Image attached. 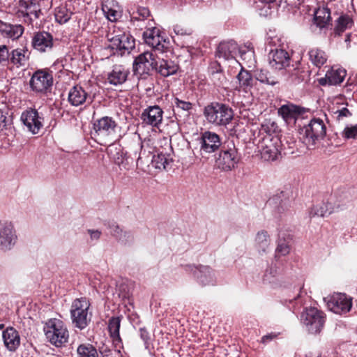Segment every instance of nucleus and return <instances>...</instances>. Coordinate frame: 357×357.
<instances>
[{
    "label": "nucleus",
    "mask_w": 357,
    "mask_h": 357,
    "mask_svg": "<svg viewBox=\"0 0 357 357\" xmlns=\"http://www.w3.org/2000/svg\"><path fill=\"white\" fill-rule=\"evenodd\" d=\"M203 115L209 124L226 127L234 119V111L226 104L213 102L204 107Z\"/></svg>",
    "instance_id": "f257e3e1"
},
{
    "label": "nucleus",
    "mask_w": 357,
    "mask_h": 357,
    "mask_svg": "<svg viewBox=\"0 0 357 357\" xmlns=\"http://www.w3.org/2000/svg\"><path fill=\"white\" fill-rule=\"evenodd\" d=\"M94 135L101 144H112L121 135H117L118 123L110 116H102L93 121Z\"/></svg>",
    "instance_id": "f03ea898"
},
{
    "label": "nucleus",
    "mask_w": 357,
    "mask_h": 357,
    "mask_svg": "<svg viewBox=\"0 0 357 357\" xmlns=\"http://www.w3.org/2000/svg\"><path fill=\"white\" fill-rule=\"evenodd\" d=\"M44 332L47 340L56 347H61L66 343L69 337V333L65 324L57 319H52L46 322Z\"/></svg>",
    "instance_id": "7ed1b4c3"
},
{
    "label": "nucleus",
    "mask_w": 357,
    "mask_h": 357,
    "mask_svg": "<svg viewBox=\"0 0 357 357\" xmlns=\"http://www.w3.org/2000/svg\"><path fill=\"white\" fill-rule=\"evenodd\" d=\"M90 303L86 298H76L72 303L70 314L73 324L79 329H84L91 321V313L89 312Z\"/></svg>",
    "instance_id": "20e7f679"
},
{
    "label": "nucleus",
    "mask_w": 357,
    "mask_h": 357,
    "mask_svg": "<svg viewBox=\"0 0 357 357\" xmlns=\"http://www.w3.org/2000/svg\"><path fill=\"white\" fill-rule=\"evenodd\" d=\"M301 321L310 334L319 333L324 326L326 317L324 313L317 307H307L301 315Z\"/></svg>",
    "instance_id": "39448f33"
},
{
    "label": "nucleus",
    "mask_w": 357,
    "mask_h": 357,
    "mask_svg": "<svg viewBox=\"0 0 357 357\" xmlns=\"http://www.w3.org/2000/svg\"><path fill=\"white\" fill-rule=\"evenodd\" d=\"M238 160V152L234 142L232 140L224 142L219 155L215 160L218 168L225 172L231 171L236 167Z\"/></svg>",
    "instance_id": "423d86ee"
},
{
    "label": "nucleus",
    "mask_w": 357,
    "mask_h": 357,
    "mask_svg": "<svg viewBox=\"0 0 357 357\" xmlns=\"http://www.w3.org/2000/svg\"><path fill=\"white\" fill-rule=\"evenodd\" d=\"M107 39L110 43L109 47L121 55L129 54L135 48L133 37L128 32L119 29H114L112 33H109Z\"/></svg>",
    "instance_id": "0eeeda50"
},
{
    "label": "nucleus",
    "mask_w": 357,
    "mask_h": 357,
    "mask_svg": "<svg viewBox=\"0 0 357 357\" xmlns=\"http://www.w3.org/2000/svg\"><path fill=\"white\" fill-rule=\"evenodd\" d=\"M280 140L277 136L266 135L257 144L258 151L265 161H273L280 155Z\"/></svg>",
    "instance_id": "6e6552de"
},
{
    "label": "nucleus",
    "mask_w": 357,
    "mask_h": 357,
    "mask_svg": "<svg viewBox=\"0 0 357 357\" xmlns=\"http://www.w3.org/2000/svg\"><path fill=\"white\" fill-rule=\"evenodd\" d=\"M143 38L145 43L151 46L155 53L162 54L169 48V41L161 36L160 29L152 26L150 22H149V27L143 33Z\"/></svg>",
    "instance_id": "1a4fd4ad"
},
{
    "label": "nucleus",
    "mask_w": 357,
    "mask_h": 357,
    "mask_svg": "<svg viewBox=\"0 0 357 357\" xmlns=\"http://www.w3.org/2000/svg\"><path fill=\"white\" fill-rule=\"evenodd\" d=\"M17 240L14 225L9 220H0V251L11 250Z\"/></svg>",
    "instance_id": "9d476101"
},
{
    "label": "nucleus",
    "mask_w": 357,
    "mask_h": 357,
    "mask_svg": "<svg viewBox=\"0 0 357 357\" xmlns=\"http://www.w3.org/2000/svg\"><path fill=\"white\" fill-rule=\"evenodd\" d=\"M41 12L36 0H20L16 6L15 15L24 18V22L31 24L33 19H38Z\"/></svg>",
    "instance_id": "9b49d317"
},
{
    "label": "nucleus",
    "mask_w": 357,
    "mask_h": 357,
    "mask_svg": "<svg viewBox=\"0 0 357 357\" xmlns=\"http://www.w3.org/2000/svg\"><path fill=\"white\" fill-rule=\"evenodd\" d=\"M305 142L310 145H314L317 141L323 139L326 133V128L320 119H312L310 123L304 126Z\"/></svg>",
    "instance_id": "f8f14e48"
},
{
    "label": "nucleus",
    "mask_w": 357,
    "mask_h": 357,
    "mask_svg": "<svg viewBox=\"0 0 357 357\" xmlns=\"http://www.w3.org/2000/svg\"><path fill=\"white\" fill-rule=\"evenodd\" d=\"M53 84V77L46 70H36L31 77L29 85L32 91L45 93Z\"/></svg>",
    "instance_id": "ddd939ff"
},
{
    "label": "nucleus",
    "mask_w": 357,
    "mask_h": 357,
    "mask_svg": "<svg viewBox=\"0 0 357 357\" xmlns=\"http://www.w3.org/2000/svg\"><path fill=\"white\" fill-rule=\"evenodd\" d=\"M328 308L335 314L349 312L352 307V300L344 294L337 293L325 298Z\"/></svg>",
    "instance_id": "4468645a"
},
{
    "label": "nucleus",
    "mask_w": 357,
    "mask_h": 357,
    "mask_svg": "<svg viewBox=\"0 0 357 357\" xmlns=\"http://www.w3.org/2000/svg\"><path fill=\"white\" fill-rule=\"evenodd\" d=\"M186 271L192 273L197 281L204 286L214 284L215 282L214 272L208 266L188 265Z\"/></svg>",
    "instance_id": "2eb2a0df"
},
{
    "label": "nucleus",
    "mask_w": 357,
    "mask_h": 357,
    "mask_svg": "<svg viewBox=\"0 0 357 357\" xmlns=\"http://www.w3.org/2000/svg\"><path fill=\"white\" fill-rule=\"evenodd\" d=\"M155 54V56L153 52H145L139 54L134 61V70L139 73H149L151 70H154L158 57L157 52Z\"/></svg>",
    "instance_id": "dca6fc26"
},
{
    "label": "nucleus",
    "mask_w": 357,
    "mask_h": 357,
    "mask_svg": "<svg viewBox=\"0 0 357 357\" xmlns=\"http://www.w3.org/2000/svg\"><path fill=\"white\" fill-rule=\"evenodd\" d=\"M224 142H222L220 136L215 132L205 131L201 137V151L211 153L222 149Z\"/></svg>",
    "instance_id": "f3484780"
},
{
    "label": "nucleus",
    "mask_w": 357,
    "mask_h": 357,
    "mask_svg": "<svg viewBox=\"0 0 357 357\" xmlns=\"http://www.w3.org/2000/svg\"><path fill=\"white\" fill-rule=\"evenodd\" d=\"M238 51V44L234 40L221 42L217 47L215 56L222 61L235 60Z\"/></svg>",
    "instance_id": "a211bd4d"
},
{
    "label": "nucleus",
    "mask_w": 357,
    "mask_h": 357,
    "mask_svg": "<svg viewBox=\"0 0 357 357\" xmlns=\"http://www.w3.org/2000/svg\"><path fill=\"white\" fill-rule=\"evenodd\" d=\"M31 44L32 47L38 52H49L53 47V37L49 32L39 31L33 35Z\"/></svg>",
    "instance_id": "6ab92c4d"
},
{
    "label": "nucleus",
    "mask_w": 357,
    "mask_h": 357,
    "mask_svg": "<svg viewBox=\"0 0 357 357\" xmlns=\"http://www.w3.org/2000/svg\"><path fill=\"white\" fill-rule=\"evenodd\" d=\"M162 109L158 105L149 106L141 114L143 123L153 127H158L162 121Z\"/></svg>",
    "instance_id": "aec40b11"
},
{
    "label": "nucleus",
    "mask_w": 357,
    "mask_h": 357,
    "mask_svg": "<svg viewBox=\"0 0 357 357\" xmlns=\"http://www.w3.org/2000/svg\"><path fill=\"white\" fill-rule=\"evenodd\" d=\"M21 119L28 130L33 134L38 132L43 126L38 112L36 109H30L22 114Z\"/></svg>",
    "instance_id": "412c9836"
},
{
    "label": "nucleus",
    "mask_w": 357,
    "mask_h": 357,
    "mask_svg": "<svg viewBox=\"0 0 357 357\" xmlns=\"http://www.w3.org/2000/svg\"><path fill=\"white\" fill-rule=\"evenodd\" d=\"M268 61L273 68L280 70L289 66L290 57L287 51L276 49L268 54Z\"/></svg>",
    "instance_id": "4be33fe9"
},
{
    "label": "nucleus",
    "mask_w": 357,
    "mask_h": 357,
    "mask_svg": "<svg viewBox=\"0 0 357 357\" xmlns=\"http://www.w3.org/2000/svg\"><path fill=\"white\" fill-rule=\"evenodd\" d=\"M303 112V108L293 104L284 105L278 109L279 114L287 123L295 124Z\"/></svg>",
    "instance_id": "5701e85b"
},
{
    "label": "nucleus",
    "mask_w": 357,
    "mask_h": 357,
    "mask_svg": "<svg viewBox=\"0 0 357 357\" xmlns=\"http://www.w3.org/2000/svg\"><path fill=\"white\" fill-rule=\"evenodd\" d=\"M178 66L173 61L158 57L155 70L162 77H167L176 73Z\"/></svg>",
    "instance_id": "b1692460"
},
{
    "label": "nucleus",
    "mask_w": 357,
    "mask_h": 357,
    "mask_svg": "<svg viewBox=\"0 0 357 357\" xmlns=\"http://www.w3.org/2000/svg\"><path fill=\"white\" fill-rule=\"evenodd\" d=\"M128 71L122 66H115L107 75L106 82L114 86L123 84L128 77Z\"/></svg>",
    "instance_id": "393cba45"
},
{
    "label": "nucleus",
    "mask_w": 357,
    "mask_h": 357,
    "mask_svg": "<svg viewBox=\"0 0 357 357\" xmlns=\"http://www.w3.org/2000/svg\"><path fill=\"white\" fill-rule=\"evenodd\" d=\"M24 31L20 24H12L0 20V33L4 37L13 40L22 36Z\"/></svg>",
    "instance_id": "a878e982"
},
{
    "label": "nucleus",
    "mask_w": 357,
    "mask_h": 357,
    "mask_svg": "<svg viewBox=\"0 0 357 357\" xmlns=\"http://www.w3.org/2000/svg\"><path fill=\"white\" fill-rule=\"evenodd\" d=\"M3 340L5 347L10 351H15L20 344V337L18 332L13 327H8L3 331Z\"/></svg>",
    "instance_id": "bb28decb"
},
{
    "label": "nucleus",
    "mask_w": 357,
    "mask_h": 357,
    "mask_svg": "<svg viewBox=\"0 0 357 357\" xmlns=\"http://www.w3.org/2000/svg\"><path fill=\"white\" fill-rule=\"evenodd\" d=\"M89 93L79 85L72 87L68 93V100L73 106H79L83 105L87 100Z\"/></svg>",
    "instance_id": "cd10ccee"
},
{
    "label": "nucleus",
    "mask_w": 357,
    "mask_h": 357,
    "mask_svg": "<svg viewBox=\"0 0 357 357\" xmlns=\"http://www.w3.org/2000/svg\"><path fill=\"white\" fill-rule=\"evenodd\" d=\"M29 54L26 47L14 49L10 52L9 63L17 68L25 66L29 59Z\"/></svg>",
    "instance_id": "c85d7f7f"
},
{
    "label": "nucleus",
    "mask_w": 357,
    "mask_h": 357,
    "mask_svg": "<svg viewBox=\"0 0 357 357\" xmlns=\"http://www.w3.org/2000/svg\"><path fill=\"white\" fill-rule=\"evenodd\" d=\"M237 79L238 85L236 86L235 90L246 93L250 91L254 85V79L248 70H244L242 68L237 75Z\"/></svg>",
    "instance_id": "c756f323"
},
{
    "label": "nucleus",
    "mask_w": 357,
    "mask_h": 357,
    "mask_svg": "<svg viewBox=\"0 0 357 357\" xmlns=\"http://www.w3.org/2000/svg\"><path fill=\"white\" fill-rule=\"evenodd\" d=\"M346 75L347 73L344 69L332 68L326 73L325 78L320 79L319 83L321 85L326 84L328 85H337L343 82Z\"/></svg>",
    "instance_id": "7c9ffc66"
},
{
    "label": "nucleus",
    "mask_w": 357,
    "mask_h": 357,
    "mask_svg": "<svg viewBox=\"0 0 357 357\" xmlns=\"http://www.w3.org/2000/svg\"><path fill=\"white\" fill-rule=\"evenodd\" d=\"M105 16L111 22H116L121 17L119 4L114 0H106L102 4Z\"/></svg>",
    "instance_id": "2f4dec72"
},
{
    "label": "nucleus",
    "mask_w": 357,
    "mask_h": 357,
    "mask_svg": "<svg viewBox=\"0 0 357 357\" xmlns=\"http://www.w3.org/2000/svg\"><path fill=\"white\" fill-rule=\"evenodd\" d=\"M173 29L176 36L177 37V38L173 37L174 41L176 40H179L180 39H183V43L182 44L183 46H188L192 43V29L181 24H176L174 26Z\"/></svg>",
    "instance_id": "473e14b6"
},
{
    "label": "nucleus",
    "mask_w": 357,
    "mask_h": 357,
    "mask_svg": "<svg viewBox=\"0 0 357 357\" xmlns=\"http://www.w3.org/2000/svg\"><path fill=\"white\" fill-rule=\"evenodd\" d=\"M121 326V319L119 317H112L109 320L108 329L111 337L112 338L113 342L116 347H118V344H121V338L119 335V329ZM121 346H119L120 349Z\"/></svg>",
    "instance_id": "72a5a7b5"
},
{
    "label": "nucleus",
    "mask_w": 357,
    "mask_h": 357,
    "mask_svg": "<svg viewBox=\"0 0 357 357\" xmlns=\"http://www.w3.org/2000/svg\"><path fill=\"white\" fill-rule=\"evenodd\" d=\"M331 11L327 7H319L314 12V20L316 25L320 28L325 27L331 22Z\"/></svg>",
    "instance_id": "f704fd0d"
},
{
    "label": "nucleus",
    "mask_w": 357,
    "mask_h": 357,
    "mask_svg": "<svg viewBox=\"0 0 357 357\" xmlns=\"http://www.w3.org/2000/svg\"><path fill=\"white\" fill-rule=\"evenodd\" d=\"M333 211V206L331 203L323 202L312 207L309 211L310 218L315 216L326 217L331 214Z\"/></svg>",
    "instance_id": "c9c22d12"
},
{
    "label": "nucleus",
    "mask_w": 357,
    "mask_h": 357,
    "mask_svg": "<svg viewBox=\"0 0 357 357\" xmlns=\"http://www.w3.org/2000/svg\"><path fill=\"white\" fill-rule=\"evenodd\" d=\"M269 245L270 238L268 232L264 230L259 231L255 237V247L259 252H266Z\"/></svg>",
    "instance_id": "e433bc0d"
},
{
    "label": "nucleus",
    "mask_w": 357,
    "mask_h": 357,
    "mask_svg": "<svg viewBox=\"0 0 357 357\" xmlns=\"http://www.w3.org/2000/svg\"><path fill=\"white\" fill-rule=\"evenodd\" d=\"M308 54L310 60L317 67H321L326 62V53L319 48L311 49Z\"/></svg>",
    "instance_id": "4c0bfd02"
},
{
    "label": "nucleus",
    "mask_w": 357,
    "mask_h": 357,
    "mask_svg": "<svg viewBox=\"0 0 357 357\" xmlns=\"http://www.w3.org/2000/svg\"><path fill=\"white\" fill-rule=\"evenodd\" d=\"M269 205H275V209L278 214H280L288 210L290 203L288 199H282L280 195H275L270 199L268 202Z\"/></svg>",
    "instance_id": "58836bf2"
},
{
    "label": "nucleus",
    "mask_w": 357,
    "mask_h": 357,
    "mask_svg": "<svg viewBox=\"0 0 357 357\" xmlns=\"http://www.w3.org/2000/svg\"><path fill=\"white\" fill-rule=\"evenodd\" d=\"M255 77L257 80L260 82L261 83L268 84V85H275L278 83L277 79L275 77L272 76L268 71L266 70H256L255 72Z\"/></svg>",
    "instance_id": "ea45409f"
},
{
    "label": "nucleus",
    "mask_w": 357,
    "mask_h": 357,
    "mask_svg": "<svg viewBox=\"0 0 357 357\" xmlns=\"http://www.w3.org/2000/svg\"><path fill=\"white\" fill-rule=\"evenodd\" d=\"M78 357H98L96 349L90 344H82L77 349Z\"/></svg>",
    "instance_id": "a19ab883"
},
{
    "label": "nucleus",
    "mask_w": 357,
    "mask_h": 357,
    "mask_svg": "<svg viewBox=\"0 0 357 357\" xmlns=\"http://www.w3.org/2000/svg\"><path fill=\"white\" fill-rule=\"evenodd\" d=\"M289 81L294 84H300L303 82L306 77V73L299 68H294L292 70H289Z\"/></svg>",
    "instance_id": "79ce46f5"
},
{
    "label": "nucleus",
    "mask_w": 357,
    "mask_h": 357,
    "mask_svg": "<svg viewBox=\"0 0 357 357\" xmlns=\"http://www.w3.org/2000/svg\"><path fill=\"white\" fill-rule=\"evenodd\" d=\"M240 54L241 59L245 62V64L248 67L251 68L255 66V52L252 50L249 49H239L238 51Z\"/></svg>",
    "instance_id": "37998d69"
},
{
    "label": "nucleus",
    "mask_w": 357,
    "mask_h": 357,
    "mask_svg": "<svg viewBox=\"0 0 357 357\" xmlns=\"http://www.w3.org/2000/svg\"><path fill=\"white\" fill-rule=\"evenodd\" d=\"M353 25L352 19L348 15L340 16L337 22L335 28L336 31L340 35L341 33L347 29L351 28Z\"/></svg>",
    "instance_id": "c03bdc74"
},
{
    "label": "nucleus",
    "mask_w": 357,
    "mask_h": 357,
    "mask_svg": "<svg viewBox=\"0 0 357 357\" xmlns=\"http://www.w3.org/2000/svg\"><path fill=\"white\" fill-rule=\"evenodd\" d=\"M71 15L72 13L68 11L66 7L60 6L56 10L55 18L59 24H64L70 19Z\"/></svg>",
    "instance_id": "a18cd8bd"
},
{
    "label": "nucleus",
    "mask_w": 357,
    "mask_h": 357,
    "mask_svg": "<svg viewBox=\"0 0 357 357\" xmlns=\"http://www.w3.org/2000/svg\"><path fill=\"white\" fill-rule=\"evenodd\" d=\"M291 248L289 241L280 239L275 250V257L286 256L290 252Z\"/></svg>",
    "instance_id": "49530a36"
},
{
    "label": "nucleus",
    "mask_w": 357,
    "mask_h": 357,
    "mask_svg": "<svg viewBox=\"0 0 357 357\" xmlns=\"http://www.w3.org/2000/svg\"><path fill=\"white\" fill-rule=\"evenodd\" d=\"M278 270L275 266H271L267 269L263 277L264 283L273 284L277 281Z\"/></svg>",
    "instance_id": "de8ad7c7"
},
{
    "label": "nucleus",
    "mask_w": 357,
    "mask_h": 357,
    "mask_svg": "<svg viewBox=\"0 0 357 357\" xmlns=\"http://www.w3.org/2000/svg\"><path fill=\"white\" fill-rule=\"evenodd\" d=\"M116 241L124 245H130L134 242V236L130 231L123 230Z\"/></svg>",
    "instance_id": "09e8293b"
},
{
    "label": "nucleus",
    "mask_w": 357,
    "mask_h": 357,
    "mask_svg": "<svg viewBox=\"0 0 357 357\" xmlns=\"http://www.w3.org/2000/svg\"><path fill=\"white\" fill-rule=\"evenodd\" d=\"M153 162L155 164V167L158 169H166L169 165V159L163 153H158L157 155H154Z\"/></svg>",
    "instance_id": "8fccbe9b"
},
{
    "label": "nucleus",
    "mask_w": 357,
    "mask_h": 357,
    "mask_svg": "<svg viewBox=\"0 0 357 357\" xmlns=\"http://www.w3.org/2000/svg\"><path fill=\"white\" fill-rule=\"evenodd\" d=\"M134 158L127 153L118 167L121 171H129L134 167Z\"/></svg>",
    "instance_id": "3c124183"
},
{
    "label": "nucleus",
    "mask_w": 357,
    "mask_h": 357,
    "mask_svg": "<svg viewBox=\"0 0 357 357\" xmlns=\"http://www.w3.org/2000/svg\"><path fill=\"white\" fill-rule=\"evenodd\" d=\"M174 107L177 109H181L185 112H189L192 108V104L190 102L180 100L178 98L174 99Z\"/></svg>",
    "instance_id": "603ef678"
},
{
    "label": "nucleus",
    "mask_w": 357,
    "mask_h": 357,
    "mask_svg": "<svg viewBox=\"0 0 357 357\" xmlns=\"http://www.w3.org/2000/svg\"><path fill=\"white\" fill-rule=\"evenodd\" d=\"M342 137L344 139H357V124L355 126H347L342 132Z\"/></svg>",
    "instance_id": "864d4df0"
},
{
    "label": "nucleus",
    "mask_w": 357,
    "mask_h": 357,
    "mask_svg": "<svg viewBox=\"0 0 357 357\" xmlns=\"http://www.w3.org/2000/svg\"><path fill=\"white\" fill-rule=\"evenodd\" d=\"M127 153V152H124L122 149H119L118 150H116L115 153L111 151V158L113 160L114 164L119 166L121 163V161H123Z\"/></svg>",
    "instance_id": "5fc2aeb1"
},
{
    "label": "nucleus",
    "mask_w": 357,
    "mask_h": 357,
    "mask_svg": "<svg viewBox=\"0 0 357 357\" xmlns=\"http://www.w3.org/2000/svg\"><path fill=\"white\" fill-rule=\"evenodd\" d=\"M127 153V152H124L122 149H119L118 150H116L115 153L111 151V158L113 160L114 164L119 166L121 163V161H123Z\"/></svg>",
    "instance_id": "6e6d98bb"
},
{
    "label": "nucleus",
    "mask_w": 357,
    "mask_h": 357,
    "mask_svg": "<svg viewBox=\"0 0 357 357\" xmlns=\"http://www.w3.org/2000/svg\"><path fill=\"white\" fill-rule=\"evenodd\" d=\"M150 15L149 10L146 7H139L132 18L137 20H144Z\"/></svg>",
    "instance_id": "4d7b16f0"
},
{
    "label": "nucleus",
    "mask_w": 357,
    "mask_h": 357,
    "mask_svg": "<svg viewBox=\"0 0 357 357\" xmlns=\"http://www.w3.org/2000/svg\"><path fill=\"white\" fill-rule=\"evenodd\" d=\"M107 229H109L110 234L116 238V239L123 231L120 226L114 222H109L107 225Z\"/></svg>",
    "instance_id": "13d9d810"
},
{
    "label": "nucleus",
    "mask_w": 357,
    "mask_h": 357,
    "mask_svg": "<svg viewBox=\"0 0 357 357\" xmlns=\"http://www.w3.org/2000/svg\"><path fill=\"white\" fill-rule=\"evenodd\" d=\"M10 51L6 45H0V64L9 62Z\"/></svg>",
    "instance_id": "bf43d9fd"
},
{
    "label": "nucleus",
    "mask_w": 357,
    "mask_h": 357,
    "mask_svg": "<svg viewBox=\"0 0 357 357\" xmlns=\"http://www.w3.org/2000/svg\"><path fill=\"white\" fill-rule=\"evenodd\" d=\"M276 127V124L274 122H266L265 123L261 124V127L260 129V133L263 134L264 132L266 135H271L274 132Z\"/></svg>",
    "instance_id": "052dcab7"
},
{
    "label": "nucleus",
    "mask_w": 357,
    "mask_h": 357,
    "mask_svg": "<svg viewBox=\"0 0 357 357\" xmlns=\"http://www.w3.org/2000/svg\"><path fill=\"white\" fill-rule=\"evenodd\" d=\"M334 116L337 121H341L344 118L351 116V113L347 107H342V109H337L335 112H334Z\"/></svg>",
    "instance_id": "680f3d73"
},
{
    "label": "nucleus",
    "mask_w": 357,
    "mask_h": 357,
    "mask_svg": "<svg viewBox=\"0 0 357 357\" xmlns=\"http://www.w3.org/2000/svg\"><path fill=\"white\" fill-rule=\"evenodd\" d=\"M6 107L3 104H0V130L6 128L7 120Z\"/></svg>",
    "instance_id": "e2e57ef3"
},
{
    "label": "nucleus",
    "mask_w": 357,
    "mask_h": 357,
    "mask_svg": "<svg viewBox=\"0 0 357 357\" xmlns=\"http://www.w3.org/2000/svg\"><path fill=\"white\" fill-rule=\"evenodd\" d=\"M139 336L144 341L146 348H148L150 344L151 336L149 331L144 328H140L139 330Z\"/></svg>",
    "instance_id": "0e129e2a"
},
{
    "label": "nucleus",
    "mask_w": 357,
    "mask_h": 357,
    "mask_svg": "<svg viewBox=\"0 0 357 357\" xmlns=\"http://www.w3.org/2000/svg\"><path fill=\"white\" fill-rule=\"evenodd\" d=\"M88 233L89 234L91 240L97 241L100 238L101 236V231L98 229H89Z\"/></svg>",
    "instance_id": "69168bd1"
},
{
    "label": "nucleus",
    "mask_w": 357,
    "mask_h": 357,
    "mask_svg": "<svg viewBox=\"0 0 357 357\" xmlns=\"http://www.w3.org/2000/svg\"><path fill=\"white\" fill-rule=\"evenodd\" d=\"M275 337V335H264L261 338V342L263 343H266L268 342L269 340H271L273 337Z\"/></svg>",
    "instance_id": "338daca9"
},
{
    "label": "nucleus",
    "mask_w": 357,
    "mask_h": 357,
    "mask_svg": "<svg viewBox=\"0 0 357 357\" xmlns=\"http://www.w3.org/2000/svg\"><path fill=\"white\" fill-rule=\"evenodd\" d=\"M305 357H321V356L319 354H314L309 353V354H306Z\"/></svg>",
    "instance_id": "774afa93"
}]
</instances>
